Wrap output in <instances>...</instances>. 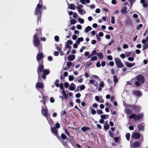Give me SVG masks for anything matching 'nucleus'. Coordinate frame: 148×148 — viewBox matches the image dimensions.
<instances>
[{"instance_id":"19","label":"nucleus","mask_w":148,"mask_h":148,"mask_svg":"<svg viewBox=\"0 0 148 148\" xmlns=\"http://www.w3.org/2000/svg\"><path fill=\"white\" fill-rule=\"evenodd\" d=\"M77 10L78 13L81 15H83L86 13V11L84 9H80Z\"/></svg>"},{"instance_id":"5","label":"nucleus","mask_w":148,"mask_h":148,"mask_svg":"<svg viewBox=\"0 0 148 148\" xmlns=\"http://www.w3.org/2000/svg\"><path fill=\"white\" fill-rule=\"evenodd\" d=\"M41 113L42 116H45L46 118H48L49 116H50V115L48 113V110L46 106H42Z\"/></svg>"},{"instance_id":"62","label":"nucleus","mask_w":148,"mask_h":148,"mask_svg":"<svg viewBox=\"0 0 148 148\" xmlns=\"http://www.w3.org/2000/svg\"><path fill=\"white\" fill-rule=\"evenodd\" d=\"M114 140L116 143L118 142L119 140V138L117 137H115L114 138Z\"/></svg>"},{"instance_id":"35","label":"nucleus","mask_w":148,"mask_h":148,"mask_svg":"<svg viewBox=\"0 0 148 148\" xmlns=\"http://www.w3.org/2000/svg\"><path fill=\"white\" fill-rule=\"evenodd\" d=\"M84 7V6L81 4H79L77 5V6L76 7V8L77 9H82V8H83Z\"/></svg>"},{"instance_id":"47","label":"nucleus","mask_w":148,"mask_h":148,"mask_svg":"<svg viewBox=\"0 0 148 148\" xmlns=\"http://www.w3.org/2000/svg\"><path fill=\"white\" fill-rule=\"evenodd\" d=\"M62 143L65 147H66L67 148H69V146L67 145L64 142V141H62Z\"/></svg>"},{"instance_id":"43","label":"nucleus","mask_w":148,"mask_h":148,"mask_svg":"<svg viewBox=\"0 0 148 148\" xmlns=\"http://www.w3.org/2000/svg\"><path fill=\"white\" fill-rule=\"evenodd\" d=\"M115 18L114 16H112L111 17V22L112 24H114L115 23Z\"/></svg>"},{"instance_id":"12","label":"nucleus","mask_w":148,"mask_h":148,"mask_svg":"<svg viewBox=\"0 0 148 148\" xmlns=\"http://www.w3.org/2000/svg\"><path fill=\"white\" fill-rule=\"evenodd\" d=\"M43 87V84L40 82H38L36 85V88L37 90L42 89Z\"/></svg>"},{"instance_id":"42","label":"nucleus","mask_w":148,"mask_h":148,"mask_svg":"<svg viewBox=\"0 0 148 148\" xmlns=\"http://www.w3.org/2000/svg\"><path fill=\"white\" fill-rule=\"evenodd\" d=\"M135 1L136 0H128L131 6H132L134 3L135 2Z\"/></svg>"},{"instance_id":"1","label":"nucleus","mask_w":148,"mask_h":148,"mask_svg":"<svg viewBox=\"0 0 148 148\" xmlns=\"http://www.w3.org/2000/svg\"><path fill=\"white\" fill-rule=\"evenodd\" d=\"M37 33L35 34L33 36V43L35 47L38 48L40 52L42 50V44L40 42V40L41 41H45L46 40V38L45 37H42L40 38L42 36L41 33V29L39 28L38 29H36Z\"/></svg>"},{"instance_id":"60","label":"nucleus","mask_w":148,"mask_h":148,"mask_svg":"<svg viewBox=\"0 0 148 148\" xmlns=\"http://www.w3.org/2000/svg\"><path fill=\"white\" fill-rule=\"evenodd\" d=\"M59 54V52L57 51H55L53 53L54 55L55 56H57Z\"/></svg>"},{"instance_id":"7","label":"nucleus","mask_w":148,"mask_h":148,"mask_svg":"<svg viewBox=\"0 0 148 148\" xmlns=\"http://www.w3.org/2000/svg\"><path fill=\"white\" fill-rule=\"evenodd\" d=\"M43 55L42 53H38L36 56V60L38 62L39 64L43 63V61H41L42 59L43 58Z\"/></svg>"},{"instance_id":"64","label":"nucleus","mask_w":148,"mask_h":148,"mask_svg":"<svg viewBox=\"0 0 148 148\" xmlns=\"http://www.w3.org/2000/svg\"><path fill=\"white\" fill-rule=\"evenodd\" d=\"M48 60L49 61H51L53 60L52 57L51 56H49L48 57Z\"/></svg>"},{"instance_id":"49","label":"nucleus","mask_w":148,"mask_h":148,"mask_svg":"<svg viewBox=\"0 0 148 148\" xmlns=\"http://www.w3.org/2000/svg\"><path fill=\"white\" fill-rule=\"evenodd\" d=\"M109 135L110 136L111 138H113L114 137V135L113 134L111 131H109Z\"/></svg>"},{"instance_id":"55","label":"nucleus","mask_w":148,"mask_h":148,"mask_svg":"<svg viewBox=\"0 0 148 148\" xmlns=\"http://www.w3.org/2000/svg\"><path fill=\"white\" fill-rule=\"evenodd\" d=\"M143 26V25L141 24H139L137 27V30H139Z\"/></svg>"},{"instance_id":"40","label":"nucleus","mask_w":148,"mask_h":148,"mask_svg":"<svg viewBox=\"0 0 148 148\" xmlns=\"http://www.w3.org/2000/svg\"><path fill=\"white\" fill-rule=\"evenodd\" d=\"M110 127V126L109 125L107 124L106 125H104V129L106 131L109 129Z\"/></svg>"},{"instance_id":"57","label":"nucleus","mask_w":148,"mask_h":148,"mask_svg":"<svg viewBox=\"0 0 148 148\" xmlns=\"http://www.w3.org/2000/svg\"><path fill=\"white\" fill-rule=\"evenodd\" d=\"M67 44L69 45H71L73 44V42L71 40H68L67 41Z\"/></svg>"},{"instance_id":"41","label":"nucleus","mask_w":148,"mask_h":148,"mask_svg":"<svg viewBox=\"0 0 148 148\" xmlns=\"http://www.w3.org/2000/svg\"><path fill=\"white\" fill-rule=\"evenodd\" d=\"M130 134L129 133H127L126 135V137L127 139L129 140H130Z\"/></svg>"},{"instance_id":"14","label":"nucleus","mask_w":148,"mask_h":148,"mask_svg":"<svg viewBox=\"0 0 148 148\" xmlns=\"http://www.w3.org/2000/svg\"><path fill=\"white\" fill-rule=\"evenodd\" d=\"M140 137V134L138 133L135 132L133 133L132 135V137L135 139H138Z\"/></svg>"},{"instance_id":"31","label":"nucleus","mask_w":148,"mask_h":148,"mask_svg":"<svg viewBox=\"0 0 148 148\" xmlns=\"http://www.w3.org/2000/svg\"><path fill=\"white\" fill-rule=\"evenodd\" d=\"M118 80L116 76L115 75H114L113 77V81L115 84H116L117 83Z\"/></svg>"},{"instance_id":"26","label":"nucleus","mask_w":148,"mask_h":148,"mask_svg":"<svg viewBox=\"0 0 148 148\" xmlns=\"http://www.w3.org/2000/svg\"><path fill=\"white\" fill-rule=\"evenodd\" d=\"M125 111L126 112V113L129 115H130L132 113V111L127 108H126Z\"/></svg>"},{"instance_id":"33","label":"nucleus","mask_w":148,"mask_h":148,"mask_svg":"<svg viewBox=\"0 0 148 148\" xmlns=\"http://www.w3.org/2000/svg\"><path fill=\"white\" fill-rule=\"evenodd\" d=\"M45 97H42V99L40 101V102L42 103L43 104H44V106H46L45 105Z\"/></svg>"},{"instance_id":"54","label":"nucleus","mask_w":148,"mask_h":148,"mask_svg":"<svg viewBox=\"0 0 148 148\" xmlns=\"http://www.w3.org/2000/svg\"><path fill=\"white\" fill-rule=\"evenodd\" d=\"M87 5L88 6H89L91 9H92L94 8H95V5Z\"/></svg>"},{"instance_id":"53","label":"nucleus","mask_w":148,"mask_h":148,"mask_svg":"<svg viewBox=\"0 0 148 148\" xmlns=\"http://www.w3.org/2000/svg\"><path fill=\"white\" fill-rule=\"evenodd\" d=\"M97 57L96 56H94L92 58H91V60L92 61L96 60L97 59Z\"/></svg>"},{"instance_id":"20","label":"nucleus","mask_w":148,"mask_h":148,"mask_svg":"<svg viewBox=\"0 0 148 148\" xmlns=\"http://www.w3.org/2000/svg\"><path fill=\"white\" fill-rule=\"evenodd\" d=\"M75 85L74 84L72 83L70 85L69 89L70 90L73 91L75 90Z\"/></svg>"},{"instance_id":"56","label":"nucleus","mask_w":148,"mask_h":148,"mask_svg":"<svg viewBox=\"0 0 148 148\" xmlns=\"http://www.w3.org/2000/svg\"><path fill=\"white\" fill-rule=\"evenodd\" d=\"M107 58L108 60H112V57L110 55L108 56H107Z\"/></svg>"},{"instance_id":"22","label":"nucleus","mask_w":148,"mask_h":148,"mask_svg":"<svg viewBox=\"0 0 148 148\" xmlns=\"http://www.w3.org/2000/svg\"><path fill=\"white\" fill-rule=\"evenodd\" d=\"M140 145V143L139 142L137 141L134 143L132 145V146L134 147H137L139 146Z\"/></svg>"},{"instance_id":"38","label":"nucleus","mask_w":148,"mask_h":148,"mask_svg":"<svg viewBox=\"0 0 148 148\" xmlns=\"http://www.w3.org/2000/svg\"><path fill=\"white\" fill-rule=\"evenodd\" d=\"M61 137L62 138L63 140H65L66 139H67L68 140L66 137L65 136V135L64 134H62L61 135Z\"/></svg>"},{"instance_id":"59","label":"nucleus","mask_w":148,"mask_h":148,"mask_svg":"<svg viewBox=\"0 0 148 148\" xmlns=\"http://www.w3.org/2000/svg\"><path fill=\"white\" fill-rule=\"evenodd\" d=\"M126 56L127 57H128L129 56L131 55V52H126L125 53Z\"/></svg>"},{"instance_id":"51","label":"nucleus","mask_w":148,"mask_h":148,"mask_svg":"<svg viewBox=\"0 0 148 148\" xmlns=\"http://www.w3.org/2000/svg\"><path fill=\"white\" fill-rule=\"evenodd\" d=\"M92 107L94 108L97 109L98 107V105L97 103H94L92 105Z\"/></svg>"},{"instance_id":"16","label":"nucleus","mask_w":148,"mask_h":148,"mask_svg":"<svg viewBox=\"0 0 148 148\" xmlns=\"http://www.w3.org/2000/svg\"><path fill=\"white\" fill-rule=\"evenodd\" d=\"M69 139L70 143L73 146L75 145L76 142L74 137L70 135L69 136Z\"/></svg>"},{"instance_id":"44","label":"nucleus","mask_w":148,"mask_h":148,"mask_svg":"<svg viewBox=\"0 0 148 148\" xmlns=\"http://www.w3.org/2000/svg\"><path fill=\"white\" fill-rule=\"evenodd\" d=\"M78 21L81 24H83L84 22V20L83 18H79L78 19Z\"/></svg>"},{"instance_id":"50","label":"nucleus","mask_w":148,"mask_h":148,"mask_svg":"<svg viewBox=\"0 0 148 148\" xmlns=\"http://www.w3.org/2000/svg\"><path fill=\"white\" fill-rule=\"evenodd\" d=\"M66 113V112L65 110H63L62 111L61 113V116H63L65 115Z\"/></svg>"},{"instance_id":"28","label":"nucleus","mask_w":148,"mask_h":148,"mask_svg":"<svg viewBox=\"0 0 148 148\" xmlns=\"http://www.w3.org/2000/svg\"><path fill=\"white\" fill-rule=\"evenodd\" d=\"M127 8L125 6H124L121 10V12L123 14H124L127 12Z\"/></svg>"},{"instance_id":"63","label":"nucleus","mask_w":148,"mask_h":148,"mask_svg":"<svg viewBox=\"0 0 148 148\" xmlns=\"http://www.w3.org/2000/svg\"><path fill=\"white\" fill-rule=\"evenodd\" d=\"M55 126H56V127L57 128H59L60 127V125L58 123L56 124L55 125Z\"/></svg>"},{"instance_id":"13","label":"nucleus","mask_w":148,"mask_h":148,"mask_svg":"<svg viewBox=\"0 0 148 148\" xmlns=\"http://www.w3.org/2000/svg\"><path fill=\"white\" fill-rule=\"evenodd\" d=\"M95 99L98 102L103 103L104 102V101L102 98L101 96L99 97L98 96H96L95 97Z\"/></svg>"},{"instance_id":"21","label":"nucleus","mask_w":148,"mask_h":148,"mask_svg":"<svg viewBox=\"0 0 148 148\" xmlns=\"http://www.w3.org/2000/svg\"><path fill=\"white\" fill-rule=\"evenodd\" d=\"M75 58V55L72 54L68 57V58L69 61H72L74 60Z\"/></svg>"},{"instance_id":"39","label":"nucleus","mask_w":148,"mask_h":148,"mask_svg":"<svg viewBox=\"0 0 148 148\" xmlns=\"http://www.w3.org/2000/svg\"><path fill=\"white\" fill-rule=\"evenodd\" d=\"M104 85L103 82V81H101L99 84V87L101 88L103 87Z\"/></svg>"},{"instance_id":"2","label":"nucleus","mask_w":148,"mask_h":148,"mask_svg":"<svg viewBox=\"0 0 148 148\" xmlns=\"http://www.w3.org/2000/svg\"><path fill=\"white\" fill-rule=\"evenodd\" d=\"M42 11V5L40 4H38L36 8L35 12V15L38 16L37 22L38 23L39 21H40L41 15Z\"/></svg>"},{"instance_id":"32","label":"nucleus","mask_w":148,"mask_h":148,"mask_svg":"<svg viewBox=\"0 0 148 148\" xmlns=\"http://www.w3.org/2000/svg\"><path fill=\"white\" fill-rule=\"evenodd\" d=\"M82 130L83 132H85L88 130H90V128L88 127H84L82 128Z\"/></svg>"},{"instance_id":"11","label":"nucleus","mask_w":148,"mask_h":148,"mask_svg":"<svg viewBox=\"0 0 148 148\" xmlns=\"http://www.w3.org/2000/svg\"><path fill=\"white\" fill-rule=\"evenodd\" d=\"M131 108L133 110L138 112H140V107L138 105H133V106H131Z\"/></svg>"},{"instance_id":"46","label":"nucleus","mask_w":148,"mask_h":148,"mask_svg":"<svg viewBox=\"0 0 148 148\" xmlns=\"http://www.w3.org/2000/svg\"><path fill=\"white\" fill-rule=\"evenodd\" d=\"M80 88V91H81V90H84L85 88V86L84 85H82L80 86V87H79Z\"/></svg>"},{"instance_id":"58","label":"nucleus","mask_w":148,"mask_h":148,"mask_svg":"<svg viewBox=\"0 0 148 148\" xmlns=\"http://www.w3.org/2000/svg\"><path fill=\"white\" fill-rule=\"evenodd\" d=\"M128 60L130 61H133L134 60V58L133 57H129L128 58Z\"/></svg>"},{"instance_id":"4","label":"nucleus","mask_w":148,"mask_h":148,"mask_svg":"<svg viewBox=\"0 0 148 148\" xmlns=\"http://www.w3.org/2000/svg\"><path fill=\"white\" fill-rule=\"evenodd\" d=\"M143 117V114H140L138 115H136L134 114H133L130 115L129 118L130 119H134L135 121H139L140 119H142Z\"/></svg>"},{"instance_id":"23","label":"nucleus","mask_w":148,"mask_h":148,"mask_svg":"<svg viewBox=\"0 0 148 148\" xmlns=\"http://www.w3.org/2000/svg\"><path fill=\"white\" fill-rule=\"evenodd\" d=\"M69 6H68V8L69 9H70L72 10H74L75 8V5L73 4H69Z\"/></svg>"},{"instance_id":"27","label":"nucleus","mask_w":148,"mask_h":148,"mask_svg":"<svg viewBox=\"0 0 148 148\" xmlns=\"http://www.w3.org/2000/svg\"><path fill=\"white\" fill-rule=\"evenodd\" d=\"M92 29V28L90 26H88L85 29V32L86 33H87L88 32Z\"/></svg>"},{"instance_id":"24","label":"nucleus","mask_w":148,"mask_h":148,"mask_svg":"<svg viewBox=\"0 0 148 148\" xmlns=\"http://www.w3.org/2000/svg\"><path fill=\"white\" fill-rule=\"evenodd\" d=\"M96 55L98 56L99 58L100 59H102L103 58V54L101 53H97Z\"/></svg>"},{"instance_id":"29","label":"nucleus","mask_w":148,"mask_h":148,"mask_svg":"<svg viewBox=\"0 0 148 148\" xmlns=\"http://www.w3.org/2000/svg\"><path fill=\"white\" fill-rule=\"evenodd\" d=\"M62 93L64 96V97L65 99H67L68 98V95L65 93L64 89H63L62 91Z\"/></svg>"},{"instance_id":"36","label":"nucleus","mask_w":148,"mask_h":148,"mask_svg":"<svg viewBox=\"0 0 148 148\" xmlns=\"http://www.w3.org/2000/svg\"><path fill=\"white\" fill-rule=\"evenodd\" d=\"M70 22L71 25H74L76 23V21L75 19H72L70 20Z\"/></svg>"},{"instance_id":"15","label":"nucleus","mask_w":148,"mask_h":148,"mask_svg":"<svg viewBox=\"0 0 148 148\" xmlns=\"http://www.w3.org/2000/svg\"><path fill=\"white\" fill-rule=\"evenodd\" d=\"M145 125L143 123H141L138 124V127L139 130L143 131L144 130Z\"/></svg>"},{"instance_id":"3","label":"nucleus","mask_w":148,"mask_h":148,"mask_svg":"<svg viewBox=\"0 0 148 148\" xmlns=\"http://www.w3.org/2000/svg\"><path fill=\"white\" fill-rule=\"evenodd\" d=\"M137 81H136L135 84L137 86H139L141 85V83H143L144 82V77L141 75H138L136 77Z\"/></svg>"},{"instance_id":"9","label":"nucleus","mask_w":148,"mask_h":148,"mask_svg":"<svg viewBox=\"0 0 148 148\" xmlns=\"http://www.w3.org/2000/svg\"><path fill=\"white\" fill-rule=\"evenodd\" d=\"M51 132L55 136L58 138H60V136L58 134V130L55 127H52V126L51 127Z\"/></svg>"},{"instance_id":"17","label":"nucleus","mask_w":148,"mask_h":148,"mask_svg":"<svg viewBox=\"0 0 148 148\" xmlns=\"http://www.w3.org/2000/svg\"><path fill=\"white\" fill-rule=\"evenodd\" d=\"M133 93L136 96H140L142 95L141 92L140 91L134 90L133 91Z\"/></svg>"},{"instance_id":"8","label":"nucleus","mask_w":148,"mask_h":148,"mask_svg":"<svg viewBox=\"0 0 148 148\" xmlns=\"http://www.w3.org/2000/svg\"><path fill=\"white\" fill-rule=\"evenodd\" d=\"M114 60L115 63L118 67L121 68L124 66L123 64L119 58H115Z\"/></svg>"},{"instance_id":"45","label":"nucleus","mask_w":148,"mask_h":148,"mask_svg":"<svg viewBox=\"0 0 148 148\" xmlns=\"http://www.w3.org/2000/svg\"><path fill=\"white\" fill-rule=\"evenodd\" d=\"M54 39L55 41L56 42H58L59 41V37L58 36H56L54 37Z\"/></svg>"},{"instance_id":"6","label":"nucleus","mask_w":148,"mask_h":148,"mask_svg":"<svg viewBox=\"0 0 148 148\" xmlns=\"http://www.w3.org/2000/svg\"><path fill=\"white\" fill-rule=\"evenodd\" d=\"M43 63L39 64L38 67L37 69V72L38 75V81H40V79L41 78V73L44 68L43 66Z\"/></svg>"},{"instance_id":"48","label":"nucleus","mask_w":148,"mask_h":148,"mask_svg":"<svg viewBox=\"0 0 148 148\" xmlns=\"http://www.w3.org/2000/svg\"><path fill=\"white\" fill-rule=\"evenodd\" d=\"M97 112L98 114H103L102 111L101 110H97Z\"/></svg>"},{"instance_id":"52","label":"nucleus","mask_w":148,"mask_h":148,"mask_svg":"<svg viewBox=\"0 0 148 148\" xmlns=\"http://www.w3.org/2000/svg\"><path fill=\"white\" fill-rule=\"evenodd\" d=\"M72 65V63L70 62H69L67 63V66L69 67H70Z\"/></svg>"},{"instance_id":"61","label":"nucleus","mask_w":148,"mask_h":148,"mask_svg":"<svg viewBox=\"0 0 148 148\" xmlns=\"http://www.w3.org/2000/svg\"><path fill=\"white\" fill-rule=\"evenodd\" d=\"M77 40L79 42H81L84 39L82 37H80V38H77Z\"/></svg>"},{"instance_id":"25","label":"nucleus","mask_w":148,"mask_h":148,"mask_svg":"<svg viewBox=\"0 0 148 148\" xmlns=\"http://www.w3.org/2000/svg\"><path fill=\"white\" fill-rule=\"evenodd\" d=\"M46 118L47 119L50 125L51 126H52L51 125L53 124V121L51 119L50 116H49L48 118Z\"/></svg>"},{"instance_id":"10","label":"nucleus","mask_w":148,"mask_h":148,"mask_svg":"<svg viewBox=\"0 0 148 148\" xmlns=\"http://www.w3.org/2000/svg\"><path fill=\"white\" fill-rule=\"evenodd\" d=\"M43 74L42 75V78L43 79H45L46 77V75H48L50 71L49 69H45L43 71Z\"/></svg>"},{"instance_id":"18","label":"nucleus","mask_w":148,"mask_h":148,"mask_svg":"<svg viewBox=\"0 0 148 148\" xmlns=\"http://www.w3.org/2000/svg\"><path fill=\"white\" fill-rule=\"evenodd\" d=\"M125 64L127 67H131L134 66L135 65V63H130L127 62H125Z\"/></svg>"},{"instance_id":"34","label":"nucleus","mask_w":148,"mask_h":148,"mask_svg":"<svg viewBox=\"0 0 148 148\" xmlns=\"http://www.w3.org/2000/svg\"><path fill=\"white\" fill-rule=\"evenodd\" d=\"M148 47V43L144 44L143 45V50L147 49Z\"/></svg>"},{"instance_id":"37","label":"nucleus","mask_w":148,"mask_h":148,"mask_svg":"<svg viewBox=\"0 0 148 148\" xmlns=\"http://www.w3.org/2000/svg\"><path fill=\"white\" fill-rule=\"evenodd\" d=\"M69 79L70 81H72L73 80L74 76L73 75H70L68 76Z\"/></svg>"},{"instance_id":"30","label":"nucleus","mask_w":148,"mask_h":148,"mask_svg":"<svg viewBox=\"0 0 148 148\" xmlns=\"http://www.w3.org/2000/svg\"><path fill=\"white\" fill-rule=\"evenodd\" d=\"M90 110L91 111V113L93 115H95L96 114V112L95 110L93 109L91 106H90Z\"/></svg>"}]
</instances>
